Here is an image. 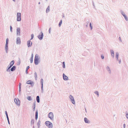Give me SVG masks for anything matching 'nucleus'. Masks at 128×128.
<instances>
[{
    "instance_id": "nucleus-44",
    "label": "nucleus",
    "mask_w": 128,
    "mask_h": 128,
    "mask_svg": "<svg viewBox=\"0 0 128 128\" xmlns=\"http://www.w3.org/2000/svg\"><path fill=\"white\" fill-rule=\"evenodd\" d=\"M123 16H125L124 14H123Z\"/></svg>"
},
{
    "instance_id": "nucleus-5",
    "label": "nucleus",
    "mask_w": 128,
    "mask_h": 128,
    "mask_svg": "<svg viewBox=\"0 0 128 128\" xmlns=\"http://www.w3.org/2000/svg\"><path fill=\"white\" fill-rule=\"evenodd\" d=\"M48 117L50 118L52 120H53L54 119V116L52 112H50L48 114Z\"/></svg>"
},
{
    "instance_id": "nucleus-33",
    "label": "nucleus",
    "mask_w": 128,
    "mask_h": 128,
    "mask_svg": "<svg viewBox=\"0 0 128 128\" xmlns=\"http://www.w3.org/2000/svg\"><path fill=\"white\" fill-rule=\"evenodd\" d=\"M126 118L128 119V114H126Z\"/></svg>"
},
{
    "instance_id": "nucleus-26",
    "label": "nucleus",
    "mask_w": 128,
    "mask_h": 128,
    "mask_svg": "<svg viewBox=\"0 0 128 128\" xmlns=\"http://www.w3.org/2000/svg\"><path fill=\"white\" fill-rule=\"evenodd\" d=\"M7 48H8V44H7V45H6H6L5 46V49L6 50H7Z\"/></svg>"
},
{
    "instance_id": "nucleus-36",
    "label": "nucleus",
    "mask_w": 128,
    "mask_h": 128,
    "mask_svg": "<svg viewBox=\"0 0 128 128\" xmlns=\"http://www.w3.org/2000/svg\"><path fill=\"white\" fill-rule=\"evenodd\" d=\"M123 126H124V128H125V124H124V125H123Z\"/></svg>"
},
{
    "instance_id": "nucleus-43",
    "label": "nucleus",
    "mask_w": 128,
    "mask_h": 128,
    "mask_svg": "<svg viewBox=\"0 0 128 128\" xmlns=\"http://www.w3.org/2000/svg\"><path fill=\"white\" fill-rule=\"evenodd\" d=\"M50 29H49V32H50Z\"/></svg>"
},
{
    "instance_id": "nucleus-17",
    "label": "nucleus",
    "mask_w": 128,
    "mask_h": 128,
    "mask_svg": "<svg viewBox=\"0 0 128 128\" xmlns=\"http://www.w3.org/2000/svg\"><path fill=\"white\" fill-rule=\"evenodd\" d=\"M36 100V101L38 102H40L39 97V96H37Z\"/></svg>"
},
{
    "instance_id": "nucleus-22",
    "label": "nucleus",
    "mask_w": 128,
    "mask_h": 128,
    "mask_svg": "<svg viewBox=\"0 0 128 128\" xmlns=\"http://www.w3.org/2000/svg\"><path fill=\"white\" fill-rule=\"evenodd\" d=\"M29 68V66H28L27 67V68H26V74L28 73L27 71H28V69Z\"/></svg>"
},
{
    "instance_id": "nucleus-4",
    "label": "nucleus",
    "mask_w": 128,
    "mask_h": 128,
    "mask_svg": "<svg viewBox=\"0 0 128 128\" xmlns=\"http://www.w3.org/2000/svg\"><path fill=\"white\" fill-rule=\"evenodd\" d=\"M17 20L18 21H20L21 20V14L20 13L18 12L17 13Z\"/></svg>"
},
{
    "instance_id": "nucleus-2",
    "label": "nucleus",
    "mask_w": 128,
    "mask_h": 128,
    "mask_svg": "<svg viewBox=\"0 0 128 128\" xmlns=\"http://www.w3.org/2000/svg\"><path fill=\"white\" fill-rule=\"evenodd\" d=\"M46 125L48 126L49 128H52V124L48 121H47L45 122Z\"/></svg>"
},
{
    "instance_id": "nucleus-14",
    "label": "nucleus",
    "mask_w": 128,
    "mask_h": 128,
    "mask_svg": "<svg viewBox=\"0 0 128 128\" xmlns=\"http://www.w3.org/2000/svg\"><path fill=\"white\" fill-rule=\"evenodd\" d=\"M16 68V67L15 66H13L11 68V70L13 71Z\"/></svg>"
},
{
    "instance_id": "nucleus-34",
    "label": "nucleus",
    "mask_w": 128,
    "mask_h": 128,
    "mask_svg": "<svg viewBox=\"0 0 128 128\" xmlns=\"http://www.w3.org/2000/svg\"><path fill=\"white\" fill-rule=\"evenodd\" d=\"M10 30H11V31H12V26H10Z\"/></svg>"
},
{
    "instance_id": "nucleus-39",
    "label": "nucleus",
    "mask_w": 128,
    "mask_h": 128,
    "mask_svg": "<svg viewBox=\"0 0 128 128\" xmlns=\"http://www.w3.org/2000/svg\"><path fill=\"white\" fill-rule=\"evenodd\" d=\"M63 67L64 68H65V64H64V65H63Z\"/></svg>"
},
{
    "instance_id": "nucleus-3",
    "label": "nucleus",
    "mask_w": 128,
    "mask_h": 128,
    "mask_svg": "<svg viewBox=\"0 0 128 128\" xmlns=\"http://www.w3.org/2000/svg\"><path fill=\"white\" fill-rule=\"evenodd\" d=\"M14 63V60H12L10 62L9 65L8 66V68L7 70V71H10V70H9L11 68V67L13 65Z\"/></svg>"
},
{
    "instance_id": "nucleus-30",
    "label": "nucleus",
    "mask_w": 128,
    "mask_h": 128,
    "mask_svg": "<svg viewBox=\"0 0 128 128\" xmlns=\"http://www.w3.org/2000/svg\"><path fill=\"white\" fill-rule=\"evenodd\" d=\"M90 26L91 28V29L92 30V27L91 26V23H90Z\"/></svg>"
},
{
    "instance_id": "nucleus-25",
    "label": "nucleus",
    "mask_w": 128,
    "mask_h": 128,
    "mask_svg": "<svg viewBox=\"0 0 128 128\" xmlns=\"http://www.w3.org/2000/svg\"><path fill=\"white\" fill-rule=\"evenodd\" d=\"M8 38H7L6 39V45L8 44Z\"/></svg>"
},
{
    "instance_id": "nucleus-41",
    "label": "nucleus",
    "mask_w": 128,
    "mask_h": 128,
    "mask_svg": "<svg viewBox=\"0 0 128 128\" xmlns=\"http://www.w3.org/2000/svg\"><path fill=\"white\" fill-rule=\"evenodd\" d=\"M63 65H64V62H63Z\"/></svg>"
},
{
    "instance_id": "nucleus-16",
    "label": "nucleus",
    "mask_w": 128,
    "mask_h": 128,
    "mask_svg": "<svg viewBox=\"0 0 128 128\" xmlns=\"http://www.w3.org/2000/svg\"><path fill=\"white\" fill-rule=\"evenodd\" d=\"M84 120L86 123H89L88 120L87 118H84Z\"/></svg>"
},
{
    "instance_id": "nucleus-28",
    "label": "nucleus",
    "mask_w": 128,
    "mask_h": 128,
    "mask_svg": "<svg viewBox=\"0 0 128 128\" xmlns=\"http://www.w3.org/2000/svg\"><path fill=\"white\" fill-rule=\"evenodd\" d=\"M106 68L108 70L110 71V69L107 66V68Z\"/></svg>"
},
{
    "instance_id": "nucleus-24",
    "label": "nucleus",
    "mask_w": 128,
    "mask_h": 128,
    "mask_svg": "<svg viewBox=\"0 0 128 128\" xmlns=\"http://www.w3.org/2000/svg\"><path fill=\"white\" fill-rule=\"evenodd\" d=\"M34 77L36 79V80L37 78V75L36 73H35L34 74Z\"/></svg>"
},
{
    "instance_id": "nucleus-9",
    "label": "nucleus",
    "mask_w": 128,
    "mask_h": 128,
    "mask_svg": "<svg viewBox=\"0 0 128 128\" xmlns=\"http://www.w3.org/2000/svg\"><path fill=\"white\" fill-rule=\"evenodd\" d=\"M63 78L65 80H68V77L67 76H66L64 74H63Z\"/></svg>"
},
{
    "instance_id": "nucleus-21",
    "label": "nucleus",
    "mask_w": 128,
    "mask_h": 128,
    "mask_svg": "<svg viewBox=\"0 0 128 128\" xmlns=\"http://www.w3.org/2000/svg\"><path fill=\"white\" fill-rule=\"evenodd\" d=\"M62 20H60V22L59 23V26L60 27L61 26V25L62 24Z\"/></svg>"
},
{
    "instance_id": "nucleus-19",
    "label": "nucleus",
    "mask_w": 128,
    "mask_h": 128,
    "mask_svg": "<svg viewBox=\"0 0 128 128\" xmlns=\"http://www.w3.org/2000/svg\"><path fill=\"white\" fill-rule=\"evenodd\" d=\"M32 83V81L31 80H28L26 82V83L28 84H31Z\"/></svg>"
},
{
    "instance_id": "nucleus-6",
    "label": "nucleus",
    "mask_w": 128,
    "mask_h": 128,
    "mask_svg": "<svg viewBox=\"0 0 128 128\" xmlns=\"http://www.w3.org/2000/svg\"><path fill=\"white\" fill-rule=\"evenodd\" d=\"M14 101L17 105H19L20 104V101L18 99L17 100L16 98H15L14 100Z\"/></svg>"
},
{
    "instance_id": "nucleus-20",
    "label": "nucleus",
    "mask_w": 128,
    "mask_h": 128,
    "mask_svg": "<svg viewBox=\"0 0 128 128\" xmlns=\"http://www.w3.org/2000/svg\"><path fill=\"white\" fill-rule=\"evenodd\" d=\"M50 10V8L49 6H48V8H47L46 10V12H49Z\"/></svg>"
},
{
    "instance_id": "nucleus-18",
    "label": "nucleus",
    "mask_w": 128,
    "mask_h": 128,
    "mask_svg": "<svg viewBox=\"0 0 128 128\" xmlns=\"http://www.w3.org/2000/svg\"><path fill=\"white\" fill-rule=\"evenodd\" d=\"M118 53H116V59L118 60Z\"/></svg>"
},
{
    "instance_id": "nucleus-37",
    "label": "nucleus",
    "mask_w": 128,
    "mask_h": 128,
    "mask_svg": "<svg viewBox=\"0 0 128 128\" xmlns=\"http://www.w3.org/2000/svg\"><path fill=\"white\" fill-rule=\"evenodd\" d=\"M42 88L43 87V82H42Z\"/></svg>"
},
{
    "instance_id": "nucleus-10",
    "label": "nucleus",
    "mask_w": 128,
    "mask_h": 128,
    "mask_svg": "<svg viewBox=\"0 0 128 128\" xmlns=\"http://www.w3.org/2000/svg\"><path fill=\"white\" fill-rule=\"evenodd\" d=\"M32 44V42H31L29 40L27 42V45L28 47L30 46H31Z\"/></svg>"
},
{
    "instance_id": "nucleus-35",
    "label": "nucleus",
    "mask_w": 128,
    "mask_h": 128,
    "mask_svg": "<svg viewBox=\"0 0 128 128\" xmlns=\"http://www.w3.org/2000/svg\"><path fill=\"white\" fill-rule=\"evenodd\" d=\"M20 85L21 84H20V85H19V88H20Z\"/></svg>"
},
{
    "instance_id": "nucleus-15",
    "label": "nucleus",
    "mask_w": 128,
    "mask_h": 128,
    "mask_svg": "<svg viewBox=\"0 0 128 128\" xmlns=\"http://www.w3.org/2000/svg\"><path fill=\"white\" fill-rule=\"evenodd\" d=\"M111 55L113 57H114V52L113 50H111Z\"/></svg>"
},
{
    "instance_id": "nucleus-31",
    "label": "nucleus",
    "mask_w": 128,
    "mask_h": 128,
    "mask_svg": "<svg viewBox=\"0 0 128 128\" xmlns=\"http://www.w3.org/2000/svg\"><path fill=\"white\" fill-rule=\"evenodd\" d=\"M5 114L6 115V117H8V115L7 113V112H6V111L5 112Z\"/></svg>"
},
{
    "instance_id": "nucleus-46",
    "label": "nucleus",
    "mask_w": 128,
    "mask_h": 128,
    "mask_svg": "<svg viewBox=\"0 0 128 128\" xmlns=\"http://www.w3.org/2000/svg\"><path fill=\"white\" fill-rule=\"evenodd\" d=\"M33 36L32 37V38H33Z\"/></svg>"
},
{
    "instance_id": "nucleus-42",
    "label": "nucleus",
    "mask_w": 128,
    "mask_h": 128,
    "mask_svg": "<svg viewBox=\"0 0 128 128\" xmlns=\"http://www.w3.org/2000/svg\"><path fill=\"white\" fill-rule=\"evenodd\" d=\"M32 57L31 58V59H30V61L31 62V61H32Z\"/></svg>"
},
{
    "instance_id": "nucleus-23",
    "label": "nucleus",
    "mask_w": 128,
    "mask_h": 128,
    "mask_svg": "<svg viewBox=\"0 0 128 128\" xmlns=\"http://www.w3.org/2000/svg\"><path fill=\"white\" fill-rule=\"evenodd\" d=\"M27 98L29 100H31V97L30 96H28Z\"/></svg>"
},
{
    "instance_id": "nucleus-38",
    "label": "nucleus",
    "mask_w": 128,
    "mask_h": 128,
    "mask_svg": "<svg viewBox=\"0 0 128 128\" xmlns=\"http://www.w3.org/2000/svg\"><path fill=\"white\" fill-rule=\"evenodd\" d=\"M7 118L8 120V122H9V120H8V117H7Z\"/></svg>"
},
{
    "instance_id": "nucleus-13",
    "label": "nucleus",
    "mask_w": 128,
    "mask_h": 128,
    "mask_svg": "<svg viewBox=\"0 0 128 128\" xmlns=\"http://www.w3.org/2000/svg\"><path fill=\"white\" fill-rule=\"evenodd\" d=\"M35 119L37 120L38 117V110H36L35 113Z\"/></svg>"
},
{
    "instance_id": "nucleus-11",
    "label": "nucleus",
    "mask_w": 128,
    "mask_h": 128,
    "mask_svg": "<svg viewBox=\"0 0 128 128\" xmlns=\"http://www.w3.org/2000/svg\"><path fill=\"white\" fill-rule=\"evenodd\" d=\"M17 33L18 35H20V29L19 28H18L17 30Z\"/></svg>"
},
{
    "instance_id": "nucleus-27",
    "label": "nucleus",
    "mask_w": 128,
    "mask_h": 128,
    "mask_svg": "<svg viewBox=\"0 0 128 128\" xmlns=\"http://www.w3.org/2000/svg\"><path fill=\"white\" fill-rule=\"evenodd\" d=\"M124 16L125 18V19L126 20H127L128 18H127V17L126 16Z\"/></svg>"
},
{
    "instance_id": "nucleus-40",
    "label": "nucleus",
    "mask_w": 128,
    "mask_h": 128,
    "mask_svg": "<svg viewBox=\"0 0 128 128\" xmlns=\"http://www.w3.org/2000/svg\"><path fill=\"white\" fill-rule=\"evenodd\" d=\"M121 61H119V64L120 63H121Z\"/></svg>"
},
{
    "instance_id": "nucleus-45",
    "label": "nucleus",
    "mask_w": 128,
    "mask_h": 128,
    "mask_svg": "<svg viewBox=\"0 0 128 128\" xmlns=\"http://www.w3.org/2000/svg\"><path fill=\"white\" fill-rule=\"evenodd\" d=\"M13 0L14 1H15V0Z\"/></svg>"
},
{
    "instance_id": "nucleus-1",
    "label": "nucleus",
    "mask_w": 128,
    "mask_h": 128,
    "mask_svg": "<svg viewBox=\"0 0 128 128\" xmlns=\"http://www.w3.org/2000/svg\"><path fill=\"white\" fill-rule=\"evenodd\" d=\"M39 59L38 55L36 54V55L34 60V62L36 65H37L38 64L39 61Z\"/></svg>"
},
{
    "instance_id": "nucleus-8",
    "label": "nucleus",
    "mask_w": 128,
    "mask_h": 128,
    "mask_svg": "<svg viewBox=\"0 0 128 128\" xmlns=\"http://www.w3.org/2000/svg\"><path fill=\"white\" fill-rule=\"evenodd\" d=\"M70 99L71 100H72V103L74 104H75V102H74V98H73V97L71 95H70Z\"/></svg>"
},
{
    "instance_id": "nucleus-29",
    "label": "nucleus",
    "mask_w": 128,
    "mask_h": 128,
    "mask_svg": "<svg viewBox=\"0 0 128 128\" xmlns=\"http://www.w3.org/2000/svg\"><path fill=\"white\" fill-rule=\"evenodd\" d=\"M95 93L96 94H97L98 95V92H97V91L96 92H95Z\"/></svg>"
},
{
    "instance_id": "nucleus-12",
    "label": "nucleus",
    "mask_w": 128,
    "mask_h": 128,
    "mask_svg": "<svg viewBox=\"0 0 128 128\" xmlns=\"http://www.w3.org/2000/svg\"><path fill=\"white\" fill-rule=\"evenodd\" d=\"M17 43L18 44H20V38H17Z\"/></svg>"
},
{
    "instance_id": "nucleus-32",
    "label": "nucleus",
    "mask_w": 128,
    "mask_h": 128,
    "mask_svg": "<svg viewBox=\"0 0 128 128\" xmlns=\"http://www.w3.org/2000/svg\"><path fill=\"white\" fill-rule=\"evenodd\" d=\"M101 58L102 59H103L104 58V57L102 55L101 56Z\"/></svg>"
},
{
    "instance_id": "nucleus-7",
    "label": "nucleus",
    "mask_w": 128,
    "mask_h": 128,
    "mask_svg": "<svg viewBox=\"0 0 128 128\" xmlns=\"http://www.w3.org/2000/svg\"><path fill=\"white\" fill-rule=\"evenodd\" d=\"M43 36V33L41 32V34L38 35V38L40 40H42V39Z\"/></svg>"
}]
</instances>
